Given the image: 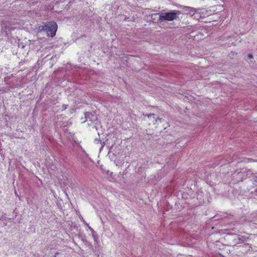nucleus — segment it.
<instances>
[{"mask_svg": "<svg viewBox=\"0 0 257 257\" xmlns=\"http://www.w3.org/2000/svg\"><path fill=\"white\" fill-rule=\"evenodd\" d=\"M181 8L185 14L191 15L192 12L194 11V8L192 7L182 6Z\"/></svg>", "mask_w": 257, "mask_h": 257, "instance_id": "nucleus-4", "label": "nucleus"}, {"mask_svg": "<svg viewBox=\"0 0 257 257\" xmlns=\"http://www.w3.org/2000/svg\"><path fill=\"white\" fill-rule=\"evenodd\" d=\"M157 121L159 120L160 122H162L163 118H160L159 117H157Z\"/></svg>", "mask_w": 257, "mask_h": 257, "instance_id": "nucleus-8", "label": "nucleus"}, {"mask_svg": "<svg viewBox=\"0 0 257 257\" xmlns=\"http://www.w3.org/2000/svg\"><path fill=\"white\" fill-rule=\"evenodd\" d=\"M148 116L150 119H153V121H155L156 122H157V117L155 116V115L154 113H150L148 115Z\"/></svg>", "mask_w": 257, "mask_h": 257, "instance_id": "nucleus-6", "label": "nucleus"}, {"mask_svg": "<svg viewBox=\"0 0 257 257\" xmlns=\"http://www.w3.org/2000/svg\"><path fill=\"white\" fill-rule=\"evenodd\" d=\"M206 13L207 11L204 9H196L194 8V11L192 12L190 16L194 19L199 20L200 18H205L208 15Z\"/></svg>", "mask_w": 257, "mask_h": 257, "instance_id": "nucleus-3", "label": "nucleus"}, {"mask_svg": "<svg viewBox=\"0 0 257 257\" xmlns=\"http://www.w3.org/2000/svg\"><path fill=\"white\" fill-rule=\"evenodd\" d=\"M181 12L179 11L173 10L168 12H162L160 14L159 20L161 21H173L178 18Z\"/></svg>", "mask_w": 257, "mask_h": 257, "instance_id": "nucleus-2", "label": "nucleus"}, {"mask_svg": "<svg viewBox=\"0 0 257 257\" xmlns=\"http://www.w3.org/2000/svg\"><path fill=\"white\" fill-rule=\"evenodd\" d=\"M87 114H89V113H88V112H87V113H86V114H85V117H87Z\"/></svg>", "mask_w": 257, "mask_h": 257, "instance_id": "nucleus-11", "label": "nucleus"}, {"mask_svg": "<svg viewBox=\"0 0 257 257\" xmlns=\"http://www.w3.org/2000/svg\"><path fill=\"white\" fill-rule=\"evenodd\" d=\"M253 183L255 185H257V176H255L253 178Z\"/></svg>", "mask_w": 257, "mask_h": 257, "instance_id": "nucleus-7", "label": "nucleus"}, {"mask_svg": "<svg viewBox=\"0 0 257 257\" xmlns=\"http://www.w3.org/2000/svg\"><path fill=\"white\" fill-rule=\"evenodd\" d=\"M248 56L249 59H251L253 58V56L251 54H248Z\"/></svg>", "mask_w": 257, "mask_h": 257, "instance_id": "nucleus-10", "label": "nucleus"}, {"mask_svg": "<svg viewBox=\"0 0 257 257\" xmlns=\"http://www.w3.org/2000/svg\"><path fill=\"white\" fill-rule=\"evenodd\" d=\"M57 24L56 22L52 21L40 26L38 28L39 30L41 32L43 31L47 33L48 36L53 37L55 36L57 30Z\"/></svg>", "mask_w": 257, "mask_h": 257, "instance_id": "nucleus-1", "label": "nucleus"}, {"mask_svg": "<svg viewBox=\"0 0 257 257\" xmlns=\"http://www.w3.org/2000/svg\"><path fill=\"white\" fill-rule=\"evenodd\" d=\"M66 108H67V105H65V104H63V105H62V109H63V110L65 109Z\"/></svg>", "mask_w": 257, "mask_h": 257, "instance_id": "nucleus-9", "label": "nucleus"}, {"mask_svg": "<svg viewBox=\"0 0 257 257\" xmlns=\"http://www.w3.org/2000/svg\"><path fill=\"white\" fill-rule=\"evenodd\" d=\"M90 230L92 232V235L93 236V238H94V240L96 241L97 239V234L96 232L91 227H89Z\"/></svg>", "mask_w": 257, "mask_h": 257, "instance_id": "nucleus-5", "label": "nucleus"}]
</instances>
